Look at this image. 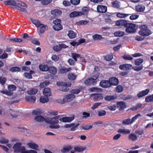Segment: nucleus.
<instances>
[{
	"mask_svg": "<svg viewBox=\"0 0 153 153\" xmlns=\"http://www.w3.org/2000/svg\"><path fill=\"white\" fill-rule=\"evenodd\" d=\"M92 38L94 40H101L102 39V37L100 35L96 34L92 36Z\"/></svg>",
	"mask_w": 153,
	"mask_h": 153,
	"instance_id": "45",
	"label": "nucleus"
},
{
	"mask_svg": "<svg viewBox=\"0 0 153 153\" xmlns=\"http://www.w3.org/2000/svg\"><path fill=\"white\" fill-rule=\"evenodd\" d=\"M74 152H82L84 150H85L87 149V147L86 146H75L74 147Z\"/></svg>",
	"mask_w": 153,
	"mask_h": 153,
	"instance_id": "9",
	"label": "nucleus"
},
{
	"mask_svg": "<svg viewBox=\"0 0 153 153\" xmlns=\"http://www.w3.org/2000/svg\"><path fill=\"white\" fill-rule=\"evenodd\" d=\"M129 15V14L122 13H117V17L120 18H125L128 16Z\"/></svg>",
	"mask_w": 153,
	"mask_h": 153,
	"instance_id": "42",
	"label": "nucleus"
},
{
	"mask_svg": "<svg viewBox=\"0 0 153 153\" xmlns=\"http://www.w3.org/2000/svg\"><path fill=\"white\" fill-rule=\"evenodd\" d=\"M20 68L17 67H13L10 69V71L12 72H16L19 71H20Z\"/></svg>",
	"mask_w": 153,
	"mask_h": 153,
	"instance_id": "49",
	"label": "nucleus"
},
{
	"mask_svg": "<svg viewBox=\"0 0 153 153\" xmlns=\"http://www.w3.org/2000/svg\"><path fill=\"white\" fill-rule=\"evenodd\" d=\"M47 118H45L42 115H38L35 117L34 119L36 121L38 122H41L44 121L46 122V120Z\"/></svg>",
	"mask_w": 153,
	"mask_h": 153,
	"instance_id": "17",
	"label": "nucleus"
},
{
	"mask_svg": "<svg viewBox=\"0 0 153 153\" xmlns=\"http://www.w3.org/2000/svg\"><path fill=\"white\" fill-rule=\"evenodd\" d=\"M4 3L6 5H12L15 6L16 8V6L17 5L16 4V2L13 0H8L5 1L4 2Z\"/></svg>",
	"mask_w": 153,
	"mask_h": 153,
	"instance_id": "22",
	"label": "nucleus"
},
{
	"mask_svg": "<svg viewBox=\"0 0 153 153\" xmlns=\"http://www.w3.org/2000/svg\"><path fill=\"white\" fill-rule=\"evenodd\" d=\"M123 90V88L122 86L119 85H118L116 89V91L118 93L122 92Z\"/></svg>",
	"mask_w": 153,
	"mask_h": 153,
	"instance_id": "58",
	"label": "nucleus"
},
{
	"mask_svg": "<svg viewBox=\"0 0 153 153\" xmlns=\"http://www.w3.org/2000/svg\"><path fill=\"white\" fill-rule=\"evenodd\" d=\"M52 1V0H42L41 4L44 5H48Z\"/></svg>",
	"mask_w": 153,
	"mask_h": 153,
	"instance_id": "55",
	"label": "nucleus"
},
{
	"mask_svg": "<svg viewBox=\"0 0 153 153\" xmlns=\"http://www.w3.org/2000/svg\"><path fill=\"white\" fill-rule=\"evenodd\" d=\"M114 34L116 36H122L124 35V32L122 31H117L115 32Z\"/></svg>",
	"mask_w": 153,
	"mask_h": 153,
	"instance_id": "53",
	"label": "nucleus"
},
{
	"mask_svg": "<svg viewBox=\"0 0 153 153\" xmlns=\"http://www.w3.org/2000/svg\"><path fill=\"white\" fill-rule=\"evenodd\" d=\"M68 36L70 39H73L75 38L76 36V34L73 31L70 30L68 31Z\"/></svg>",
	"mask_w": 153,
	"mask_h": 153,
	"instance_id": "36",
	"label": "nucleus"
},
{
	"mask_svg": "<svg viewBox=\"0 0 153 153\" xmlns=\"http://www.w3.org/2000/svg\"><path fill=\"white\" fill-rule=\"evenodd\" d=\"M75 97V96L73 94H71L65 95L62 100H59L58 102L61 104H64L66 102H69L72 101Z\"/></svg>",
	"mask_w": 153,
	"mask_h": 153,
	"instance_id": "4",
	"label": "nucleus"
},
{
	"mask_svg": "<svg viewBox=\"0 0 153 153\" xmlns=\"http://www.w3.org/2000/svg\"><path fill=\"white\" fill-rule=\"evenodd\" d=\"M127 21L125 20L122 19L117 21L116 23V25L118 26H123L125 27H127L128 26Z\"/></svg>",
	"mask_w": 153,
	"mask_h": 153,
	"instance_id": "8",
	"label": "nucleus"
},
{
	"mask_svg": "<svg viewBox=\"0 0 153 153\" xmlns=\"http://www.w3.org/2000/svg\"><path fill=\"white\" fill-rule=\"evenodd\" d=\"M27 146L30 148L33 149L35 150H38L39 148V146L36 143L31 142L28 143L27 144Z\"/></svg>",
	"mask_w": 153,
	"mask_h": 153,
	"instance_id": "16",
	"label": "nucleus"
},
{
	"mask_svg": "<svg viewBox=\"0 0 153 153\" xmlns=\"http://www.w3.org/2000/svg\"><path fill=\"white\" fill-rule=\"evenodd\" d=\"M145 101L148 102H153V95L146 97L145 98Z\"/></svg>",
	"mask_w": 153,
	"mask_h": 153,
	"instance_id": "47",
	"label": "nucleus"
},
{
	"mask_svg": "<svg viewBox=\"0 0 153 153\" xmlns=\"http://www.w3.org/2000/svg\"><path fill=\"white\" fill-rule=\"evenodd\" d=\"M107 10V7L105 6L99 5L97 7V10L99 13H105Z\"/></svg>",
	"mask_w": 153,
	"mask_h": 153,
	"instance_id": "12",
	"label": "nucleus"
},
{
	"mask_svg": "<svg viewBox=\"0 0 153 153\" xmlns=\"http://www.w3.org/2000/svg\"><path fill=\"white\" fill-rule=\"evenodd\" d=\"M57 84L58 85L61 86H65V87H69L71 86V82H68L67 83H64L62 82L61 83H57Z\"/></svg>",
	"mask_w": 153,
	"mask_h": 153,
	"instance_id": "38",
	"label": "nucleus"
},
{
	"mask_svg": "<svg viewBox=\"0 0 153 153\" xmlns=\"http://www.w3.org/2000/svg\"><path fill=\"white\" fill-rule=\"evenodd\" d=\"M6 81V79L3 77L1 76L0 77V83L2 85H4Z\"/></svg>",
	"mask_w": 153,
	"mask_h": 153,
	"instance_id": "64",
	"label": "nucleus"
},
{
	"mask_svg": "<svg viewBox=\"0 0 153 153\" xmlns=\"http://www.w3.org/2000/svg\"><path fill=\"white\" fill-rule=\"evenodd\" d=\"M59 117L58 116H54L52 118H47L46 122L51 124L50 128L53 129H58L60 126L58 124L59 120Z\"/></svg>",
	"mask_w": 153,
	"mask_h": 153,
	"instance_id": "1",
	"label": "nucleus"
},
{
	"mask_svg": "<svg viewBox=\"0 0 153 153\" xmlns=\"http://www.w3.org/2000/svg\"><path fill=\"white\" fill-rule=\"evenodd\" d=\"M22 144L21 143H17L14 144L13 146V149H14V152H20L21 153H23L24 148H25L23 146H21Z\"/></svg>",
	"mask_w": 153,
	"mask_h": 153,
	"instance_id": "7",
	"label": "nucleus"
},
{
	"mask_svg": "<svg viewBox=\"0 0 153 153\" xmlns=\"http://www.w3.org/2000/svg\"><path fill=\"white\" fill-rule=\"evenodd\" d=\"M84 15V13L81 11H74L69 14V16L71 18H74Z\"/></svg>",
	"mask_w": 153,
	"mask_h": 153,
	"instance_id": "10",
	"label": "nucleus"
},
{
	"mask_svg": "<svg viewBox=\"0 0 153 153\" xmlns=\"http://www.w3.org/2000/svg\"><path fill=\"white\" fill-rule=\"evenodd\" d=\"M123 57L126 60H131L133 59V57L129 55H124L123 56Z\"/></svg>",
	"mask_w": 153,
	"mask_h": 153,
	"instance_id": "54",
	"label": "nucleus"
},
{
	"mask_svg": "<svg viewBox=\"0 0 153 153\" xmlns=\"http://www.w3.org/2000/svg\"><path fill=\"white\" fill-rule=\"evenodd\" d=\"M23 153H38L36 150L33 149H30V150H27L25 148H24Z\"/></svg>",
	"mask_w": 153,
	"mask_h": 153,
	"instance_id": "37",
	"label": "nucleus"
},
{
	"mask_svg": "<svg viewBox=\"0 0 153 153\" xmlns=\"http://www.w3.org/2000/svg\"><path fill=\"white\" fill-rule=\"evenodd\" d=\"M38 89L34 88L29 89L27 91V93L30 95H34L37 93Z\"/></svg>",
	"mask_w": 153,
	"mask_h": 153,
	"instance_id": "30",
	"label": "nucleus"
},
{
	"mask_svg": "<svg viewBox=\"0 0 153 153\" xmlns=\"http://www.w3.org/2000/svg\"><path fill=\"white\" fill-rule=\"evenodd\" d=\"M109 82L111 86V85H117L118 84L119 81L117 78L113 77L110 79Z\"/></svg>",
	"mask_w": 153,
	"mask_h": 153,
	"instance_id": "18",
	"label": "nucleus"
},
{
	"mask_svg": "<svg viewBox=\"0 0 153 153\" xmlns=\"http://www.w3.org/2000/svg\"><path fill=\"white\" fill-rule=\"evenodd\" d=\"M112 4L113 7H114L118 8L120 7L119 3L117 1H115L112 2Z\"/></svg>",
	"mask_w": 153,
	"mask_h": 153,
	"instance_id": "50",
	"label": "nucleus"
},
{
	"mask_svg": "<svg viewBox=\"0 0 153 153\" xmlns=\"http://www.w3.org/2000/svg\"><path fill=\"white\" fill-rule=\"evenodd\" d=\"M126 31L128 33H133L134 32V24L129 23L128 26L126 27Z\"/></svg>",
	"mask_w": 153,
	"mask_h": 153,
	"instance_id": "11",
	"label": "nucleus"
},
{
	"mask_svg": "<svg viewBox=\"0 0 153 153\" xmlns=\"http://www.w3.org/2000/svg\"><path fill=\"white\" fill-rule=\"evenodd\" d=\"M74 118V116L71 117H64L59 119V120L61 122L66 123L70 122L72 121Z\"/></svg>",
	"mask_w": 153,
	"mask_h": 153,
	"instance_id": "13",
	"label": "nucleus"
},
{
	"mask_svg": "<svg viewBox=\"0 0 153 153\" xmlns=\"http://www.w3.org/2000/svg\"><path fill=\"white\" fill-rule=\"evenodd\" d=\"M77 77V75L73 73H69L68 75V79L71 80H75Z\"/></svg>",
	"mask_w": 153,
	"mask_h": 153,
	"instance_id": "24",
	"label": "nucleus"
},
{
	"mask_svg": "<svg viewBox=\"0 0 153 153\" xmlns=\"http://www.w3.org/2000/svg\"><path fill=\"white\" fill-rule=\"evenodd\" d=\"M31 21L37 28V29L39 31L38 33L39 34H42L44 33L45 30H48V27L47 25L42 24L39 20L32 19Z\"/></svg>",
	"mask_w": 153,
	"mask_h": 153,
	"instance_id": "2",
	"label": "nucleus"
},
{
	"mask_svg": "<svg viewBox=\"0 0 153 153\" xmlns=\"http://www.w3.org/2000/svg\"><path fill=\"white\" fill-rule=\"evenodd\" d=\"M149 90L146 89L142 91L137 94V96L139 97H142L148 94L149 92Z\"/></svg>",
	"mask_w": 153,
	"mask_h": 153,
	"instance_id": "21",
	"label": "nucleus"
},
{
	"mask_svg": "<svg viewBox=\"0 0 153 153\" xmlns=\"http://www.w3.org/2000/svg\"><path fill=\"white\" fill-rule=\"evenodd\" d=\"M102 104L101 102H97L94 103L93 105L91 107L92 110H94L97 108L99 105Z\"/></svg>",
	"mask_w": 153,
	"mask_h": 153,
	"instance_id": "59",
	"label": "nucleus"
},
{
	"mask_svg": "<svg viewBox=\"0 0 153 153\" xmlns=\"http://www.w3.org/2000/svg\"><path fill=\"white\" fill-rule=\"evenodd\" d=\"M43 94L45 96L49 97L51 95V92L50 89L49 88H46L44 89L43 91Z\"/></svg>",
	"mask_w": 153,
	"mask_h": 153,
	"instance_id": "19",
	"label": "nucleus"
},
{
	"mask_svg": "<svg viewBox=\"0 0 153 153\" xmlns=\"http://www.w3.org/2000/svg\"><path fill=\"white\" fill-rule=\"evenodd\" d=\"M49 67L47 65L41 64L39 65V68L42 71H45L48 70Z\"/></svg>",
	"mask_w": 153,
	"mask_h": 153,
	"instance_id": "31",
	"label": "nucleus"
},
{
	"mask_svg": "<svg viewBox=\"0 0 153 153\" xmlns=\"http://www.w3.org/2000/svg\"><path fill=\"white\" fill-rule=\"evenodd\" d=\"M89 91L91 92H102V90L100 88L93 87L89 89Z\"/></svg>",
	"mask_w": 153,
	"mask_h": 153,
	"instance_id": "35",
	"label": "nucleus"
},
{
	"mask_svg": "<svg viewBox=\"0 0 153 153\" xmlns=\"http://www.w3.org/2000/svg\"><path fill=\"white\" fill-rule=\"evenodd\" d=\"M51 14L55 16H57L61 14V11L58 9H55L52 10L51 12Z\"/></svg>",
	"mask_w": 153,
	"mask_h": 153,
	"instance_id": "25",
	"label": "nucleus"
},
{
	"mask_svg": "<svg viewBox=\"0 0 153 153\" xmlns=\"http://www.w3.org/2000/svg\"><path fill=\"white\" fill-rule=\"evenodd\" d=\"M75 62L76 61L72 59H70L68 61V62L71 65H74L75 64Z\"/></svg>",
	"mask_w": 153,
	"mask_h": 153,
	"instance_id": "63",
	"label": "nucleus"
},
{
	"mask_svg": "<svg viewBox=\"0 0 153 153\" xmlns=\"http://www.w3.org/2000/svg\"><path fill=\"white\" fill-rule=\"evenodd\" d=\"M72 148V147L70 145L67 146L62 149L61 152L63 153H65L69 152Z\"/></svg>",
	"mask_w": 153,
	"mask_h": 153,
	"instance_id": "32",
	"label": "nucleus"
},
{
	"mask_svg": "<svg viewBox=\"0 0 153 153\" xmlns=\"http://www.w3.org/2000/svg\"><path fill=\"white\" fill-rule=\"evenodd\" d=\"M104 59L107 61L111 60L113 58V56L112 54H110L103 56Z\"/></svg>",
	"mask_w": 153,
	"mask_h": 153,
	"instance_id": "43",
	"label": "nucleus"
},
{
	"mask_svg": "<svg viewBox=\"0 0 153 153\" xmlns=\"http://www.w3.org/2000/svg\"><path fill=\"white\" fill-rule=\"evenodd\" d=\"M9 142V140L5 137H2L0 139V143L1 144L7 143Z\"/></svg>",
	"mask_w": 153,
	"mask_h": 153,
	"instance_id": "52",
	"label": "nucleus"
},
{
	"mask_svg": "<svg viewBox=\"0 0 153 153\" xmlns=\"http://www.w3.org/2000/svg\"><path fill=\"white\" fill-rule=\"evenodd\" d=\"M70 1L72 4L76 5L79 3L80 0H71Z\"/></svg>",
	"mask_w": 153,
	"mask_h": 153,
	"instance_id": "62",
	"label": "nucleus"
},
{
	"mask_svg": "<svg viewBox=\"0 0 153 153\" xmlns=\"http://www.w3.org/2000/svg\"><path fill=\"white\" fill-rule=\"evenodd\" d=\"M71 70V68H62L60 69L59 71V73L61 74L66 73Z\"/></svg>",
	"mask_w": 153,
	"mask_h": 153,
	"instance_id": "26",
	"label": "nucleus"
},
{
	"mask_svg": "<svg viewBox=\"0 0 153 153\" xmlns=\"http://www.w3.org/2000/svg\"><path fill=\"white\" fill-rule=\"evenodd\" d=\"M48 71L50 73L53 74H56L57 71L56 68L53 67H49Z\"/></svg>",
	"mask_w": 153,
	"mask_h": 153,
	"instance_id": "39",
	"label": "nucleus"
},
{
	"mask_svg": "<svg viewBox=\"0 0 153 153\" xmlns=\"http://www.w3.org/2000/svg\"><path fill=\"white\" fill-rule=\"evenodd\" d=\"M92 127V125L91 124H88L83 126L82 128L83 129L85 130H88L91 129Z\"/></svg>",
	"mask_w": 153,
	"mask_h": 153,
	"instance_id": "48",
	"label": "nucleus"
},
{
	"mask_svg": "<svg viewBox=\"0 0 153 153\" xmlns=\"http://www.w3.org/2000/svg\"><path fill=\"white\" fill-rule=\"evenodd\" d=\"M135 9L138 12H143L145 9V7L143 5L139 4L136 6Z\"/></svg>",
	"mask_w": 153,
	"mask_h": 153,
	"instance_id": "20",
	"label": "nucleus"
},
{
	"mask_svg": "<svg viewBox=\"0 0 153 153\" xmlns=\"http://www.w3.org/2000/svg\"><path fill=\"white\" fill-rule=\"evenodd\" d=\"M106 114V112L103 110H100L98 112V115L100 117L104 116Z\"/></svg>",
	"mask_w": 153,
	"mask_h": 153,
	"instance_id": "61",
	"label": "nucleus"
},
{
	"mask_svg": "<svg viewBox=\"0 0 153 153\" xmlns=\"http://www.w3.org/2000/svg\"><path fill=\"white\" fill-rule=\"evenodd\" d=\"M49 83V82L48 81H46L44 82H41L39 85V86L41 88H44L48 86Z\"/></svg>",
	"mask_w": 153,
	"mask_h": 153,
	"instance_id": "51",
	"label": "nucleus"
},
{
	"mask_svg": "<svg viewBox=\"0 0 153 153\" xmlns=\"http://www.w3.org/2000/svg\"><path fill=\"white\" fill-rule=\"evenodd\" d=\"M16 86L13 85H9L8 86V89L9 91L7 90H4L0 91V92L7 95L10 96L13 94V91L16 89Z\"/></svg>",
	"mask_w": 153,
	"mask_h": 153,
	"instance_id": "5",
	"label": "nucleus"
},
{
	"mask_svg": "<svg viewBox=\"0 0 153 153\" xmlns=\"http://www.w3.org/2000/svg\"><path fill=\"white\" fill-rule=\"evenodd\" d=\"M98 74H96L95 75L91 77V78L86 80L85 81V84L87 85H93L96 82V80L98 78Z\"/></svg>",
	"mask_w": 153,
	"mask_h": 153,
	"instance_id": "6",
	"label": "nucleus"
},
{
	"mask_svg": "<svg viewBox=\"0 0 153 153\" xmlns=\"http://www.w3.org/2000/svg\"><path fill=\"white\" fill-rule=\"evenodd\" d=\"M81 89V87H79L78 88L73 89L71 91V92L73 94H77L80 91Z\"/></svg>",
	"mask_w": 153,
	"mask_h": 153,
	"instance_id": "40",
	"label": "nucleus"
},
{
	"mask_svg": "<svg viewBox=\"0 0 153 153\" xmlns=\"http://www.w3.org/2000/svg\"><path fill=\"white\" fill-rule=\"evenodd\" d=\"M117 132L120 133H122L124 134H127L130 132V130L126 129L121 128L119 129L117 131Z\"/></svg>",
	"mask_w": 153,
	"mask_h": 153,
	"instance_id": "29",
	"label": "nucleus"
},
{
	"mask_svg": "<svg viewBox=\"0 0 153 153\" xmlns=\"http://www.w3.org/2000/svg\"><path fill=\"white\" fill-rule=\"evenodd\" d=\"M10 40L14 42H21L22 41V39L17 38L10 39Z\"/></svg>",
	"mask_w": 153,
	"mask_h": 153,
	"instance_id": "57",
	"label": "nucleus"
},
{
	"mask_svg": "<svg viewBox=\"0 0 153 153\" xmlns=\"http://www.w3.org/2000/svg\"><path fill=\"white\" fill-rule=\"evenodd\" d=\"M118 107L120 108L123 109L126 108V105L125 103L123 102H119L117 103Z\"/></svg>",
	"mask_w": 153,
	"mask_h": 153,
	"instance_id": "46",
	"label": "nucleus"
},
{
	"mask_svg": "<svg viewBox=\"0 0 153 153\" xmlns=\"http://www.w3.org/2000/svg\"><path fill=\"white\" fill-rule=\"evenodd\" d=\"M116 98V96H108L104 98L105 100L109 101L113 100Z\"/></svg>",
	"mask_w": 153,
	"mask_h": 153,
	"instance_id": "44",
	"label": "nucleus"
},
{
	"mask_svg": "<svg viewBox=\"0 0 153 153\" xmlns=\"http://www.w3.org/2000/svg\"><path fill=\"white\" fill-rule=\"evenodd\" d=\"M25 99L26 101L31 103H34L36 100L35 97L32 96L26 97Z\"/></svg>",
	"mask_w": 153,
	"mask_h": 153,
	"instance_id": "23",
	"label": "nucleus"
},
{
	"mask_svg": "<svg viewBox=\"0 0 153 153\" xmlns=\"http://www.w3.org/2000/svg\"><path fill=\"white\" fill-rule=\"evenodd\" d=\"M53 28L55 30L58 31L62 29V27L61 24H57L54 25L53 26Z\"/></svg>",
	"mask_w": 153,
	"mask_h": 153,
	"instance_id": "41",
	"label": "nucleus"
},
{
	"mask_svg": "<svg viewBox=\"0 0 153 153\" xmlns=\"http://www.w3.org/2000/svg\"><path fill=\"white\" fill-rule=\"evenodd\" d=\"M119 68L121 70H128L133 68L132 66L130 64H125L120 65Z\"/></svg>",
	"mask_w": 153,
	"mask_h": 153,
	"instance_id": "14",
	"label": "nucleus"
},
{
	"mask_svg": "<svg viewBox=\"0 0 153 153\" xmlns=\"http://www.w3.org/2000/svg\"><path fill=\"white\" fill-rule=\"evenodd\" d=\"M103 97L101 94H96L93 98L94 101H100L102 100Z\"/></svg>",
	"mask_w": 153,
	"mask_h": 153,
	"instance_id": "34",
	"label": "nucleus"
},
{
	"mask_svg": "<svg viewBox=\"0 0 153 153\" xmlns=\"http://www.w3.org/2000/svg\"><path fill=\"white\" fill-rule=\"evenodd\" d=\"M100 86L104 88H107L110 86V84L109 81L107 80H102L100 83Z\"/></svg>",
	"mask_w": 153,
	"mask_h": 153,
	"instance_id": "15",
	"label": "nucleus"
},
{
	"mask_svg": "<svg viewBox=\"0 0 153 153\" xmlns=\"http://www.w3.org/2000/svg\"><path fill=\"white\" fill-rule=\"evenodd\" d=\"M143 60L142 59H137L135 61V63L136 65H140L143 62Z\"/></svg>",
	"mask_w": 153,
	"mask_h": 153,
	"instance_id": "60",
	"label": "nucleus"
},
{
	"mask_svg": "<svg viewBox=\"0 0 153 153\" xmlns=\"http://www.w3.org/2000/svg\"><path fill=\"white\" fill-rule=\"evenodd\" d=\"M10 113L11 116L13 118L18 117L19 114H20V113L12 110H11L10 111Z\"/></svg>",
	"mask_w": 153,
	"mask_h": 153,
	"instance_id": "28",
	"label": "nucleus"
},
{
	"mask_svg": "<svg viewBox=\"0 0 153 153\" xmlns=\"http://www.w3.org/2000/svg\"><path fill=\"white\" fill-rule=\"evenodd\" d=\"M49 101L48 97L45 96H41L40 97V101L41 102L44 103L48 102Z\"/></svg>",
	"mask_w": 153,
	"mask_h": 153,
	"instance_id": "33",
	"label": "nucleus"
},
{
	"mask_svg": "<svg viewBox=\"0 0 153 153\" xmlns=\"http://www.w3.org/2000/svg\"><path fill=\"white\" fill-rule=\"evenodd\" d=\"M74 60L76 62L77 61V59L79 57L80 55L76 53H73L71 54Z\"/></svg>",
	"mask_w": 153,
	"mask_h": 153,
	"instance_id": "56",
	"label": "nucleus"
},
{
	"mask_svg": "<svg viewBox=\"0 0 153 153\" xmlns=\"http://www.w3.org/2000/svg\"><path fill=\"white\" fill-rule=\"evenodd\" d=\"M134 119V117H133L132 119H125L123 121V123L124 125H128L133 123Z\"/></svg>",
	"mask_w": 153,
	"mask_h": 153,
	"instance_id": "27",
	"label": "nucleus"
},
{
	"mask_svg": "<svg viewBox=\"0 0 153 153\" xmlns=\"http://www.w3.org/2000/svg\"><path fill=\"white\" fill-rule=\"evenodd\" d=\"M140 28V30L139 32V34L140 35L143 36H148L152 33V31L148 28L147 26L145 25L141 26Z\"/></svg>",
	"mask_w": 153,
	"mask_h": 153,
	"instance_id": "3",
	"label": "nucleus"
}]
</instances>
